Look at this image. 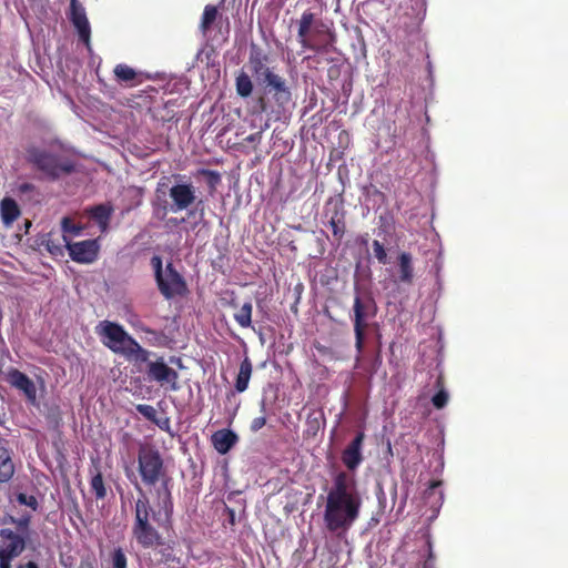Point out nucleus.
Listing matches in <instances>:
<instances>
[{
    "mask_svg": "<svg viewBox=\"0 0 568 568\" xmlns=\"http://www.w3.org/2000/svg\"><path fill=\"white\" fill-rule=\"evenodd\" d=\"M364 432H358L342 452L341 458L348 471L341 470L333 477L324 510V523L331 532L348 530L359 517L363 500L353 473L364 460Z\"/></svg>",
    "mask_w": 568,
    "mask_h": 568,
    "instance_id": "1",
    "label": "nucleus"
},
{
    "mask_svg": "<svg viewBox=\"0 0 568 568\" xmlns=\"http://www.w3.org/2000/svg\"><path fill=\"white\" fill-rule=\"evenodd\" d=\"M138 470L142 483L146 486H155L161 481L158 490L160 506L165 520L170 521L173 515V497L170 489L171 478L166 475L164 462L160 452L152 446H141L138 452Z\"/></svg>",
    "mask_w": 568,
    "mask_h": 568,
    "instance_id": "2",
    "label": "nucleus"
},
{
    "mask_svg": "<svg viewBox=\"0 0 568 568\" xmlns=\"http://www.w3.org/2000/svg\"><path fill=\"white\" fill-rule=\"evenodd\" d=\"M138 490V498L134 501V520L132 525V536L138 545L144 549H154L164 544L161 534L153 523L159 526L170 524L165 520L163 510L155 511L151 505L149 497L138 481H134Z\"/></svg>",
    "mask_w": 568,
    "mask_h": 568,
    "instance_id": "3",
    "label": "nucleus"
},
{
    "mask_svg": "<svg viewBox=\"0 0 568 568\" xmlns=\"http://www.w3.org/2000/svg\"><path fill=\"white\" fill-rule=\"evenodd\" d=\"M194 203L203 205L202 200L197 201L196 189L192 183H176L169 187L168 178H162L156 184L151 206L154 216L163 220L169 212L187 210Z\"/></svg>",
    "mask_w": 568,
    "mask_h": 568,
    "instance_id": "4",
    "label": "nucleus"
},
{
    "mask_svg": "<svg viewBox=\"0 0 568 568\" xmlns=\"http://www.w3.org/2000/svg\"><path fill=\"white\" fill-rule=\"evenodd\" d=\"M268 61L255 59L248 61L247 65L252 77L257 84L263 87L264 94L257 100V112L264 113L270 110V103L266 95L271 94L275 104L283 109L291 101V91L286 85L284 78L275 73L268 65Z\"/></svg>",
    "mask_w": 568,
    "mask_h": 568,
    "instance_id": "5",
    "label": "nucleus"
},
{
    "mask_svg": "<svg viewBox=\"0 0 568 568\" xmlns=\"http://www.w3.org/2000/svg\"><path fill=\"white\" fill-rule=\"evenodd\" d=\"M9 523L14 526L0 529V568H12V561L21 556L27 548L31 530L30 513L9 516Z\"/></svg>",
    "mask_w": 568,
    "mask_h": 568,
    "instance_id": "6",
    "label": "nucleus"
},
{
    "mask_svg": "<svg viewBox=\"0 0 568 568\" xmlns=\"http://www.w3.org/2000/svg\"><path fill=\"white\" fill-rule=\"evenodd\" d=\"M27 161L52 181L69 175L77 169L75 161L70 156L37 146L27 149Z\"/></svg>",
    "mask_w": 568,
    "mask_h": 568,
    "instance_id": "7",
    "label": "nucleus"
},
{
    "mask_svg": "<svg viewBox=\"0 0 568 568\" xmlns=\"http://www.w3.org/2000/svg\"><path fill=\"white\" fill-rule=\"evenodd\" d=\"M151 266L160 293L166 300L176 296H184L187 293V284L184 277L176 271L172 262H169L163 270L162 257L154 255L151 258Z\"/></svg>",
    "mask_w": 568,
    "mask_h": 568,
    "instance_id": "8",
    "label": "nucleus"
},
{
    "mask_svg": "<svg viewBox=\"0 0 568 568\" xmlns=\"http://www.w3.org/2000/svg\"><path fill=\"white\" fill-rule=\"evenodd\" d=\"M377 306L374 298L369 295L361 296L356 295L353 304L352 321L354 325L355 334V348L358 356L363 353L366 329L368 328V321L376 316Z\"/></svg>",
    "mask_w": 568,
    "mask_h": 568,
    "instance_id": "9",
    "label": "nucleus"
},
{
    "mask_svg": "<svg viewBox=\"0 0 568 568\" xmlns=\"http://www.w3.org/2000/svg\"><path fill=\"white\" fill-rule=\"evenodd\" d=\"M97 332L105 347L122 356L125 355L128 347L134 345L135 342V338H133L122 325L115 322H100Z\"/></svg>",
    "mask_w": 568,
    "mask_h": 568,
    "instance_id": "10",
    "label": "nucleus"
},
{
    "mask_svg": "<svg viewBox=\"0 0 568 568\" xmlns=\"http://www.w3.org/2000/svg\"><path fill=\"white\" fill-rule=\"evenodd\" d=\"M230 20L220 6L206 4L199 22L203 36H225L230 33Z\"/></svg>",
    "mask_w": 568,
    "mask_h": 568,
    "instance_id": "11",
    "label": "nucleus"
},
{
    "mask_svg": "<svg viewBox=\"0 0 568 568\" xmlns=\"http://www.w3.org/2000/svg\"><path fill=\"white\" fill-rule=\"evenodd\" d=\"M146 375L150 381H154L161 386H169L171 390L179 389V374L165 363L163 357L149 362Z\"/></svg>",
    "mask_w": 568,
    "mask_h": 568,
    "instance_id": "12",
    "label": "nucleus"
},
{
    "mask_svg": "<svg viewBox=\"0 0 568 568\" xmlns=\"http://www.w3.org/2000/svg\"><path fill=\"white\" fill-rule=\"evenodd\" d=\"M67 250L72 261L81 264H91L97 261L100 252L98 239L80 242H67Z\"/></svg>",
    "mask_w": 568,
    "mask_h": 568,
    "instance_id": "13",
    "label": "nucleus"
},
{
    "mask_svg": "<svg viewBox=\"0 0 568 568\" xmlns=\"http://www.w3.org/2000/svg\"><path fill=\"white\" fill-rule=\"evenodd\" d=\"M4 381L13 388L20 390L30 404L37 402V387L33 381L18 368L10 367L4 374Z\"/></svg>",
    "mask_w": 568,
    "mask_h": 568,
    "instance_id": "14",
    "label": "nucleus"
},
{
    "mask_svg": "<svg viewBox=\"0 0 568 568\" xmlns=\"http://www.w3.org/2000/svg\"><path fill=\"white\" fill-rule=\"evenodd\" d=\"M297 27V36H333L327 26L311 10H305L301 18L295 21Z\"/></svg>",
    "mask_w": 568,
    "mask_h": 568,
    "instance_id": "15",
    "label": "nucleus"
},
{
    "mask_svg": "<svg viewBox=\"0 0 568 568\" xmlns=\"http://www.w3.org/2000/svg\"><path fill=\"white\" fill-rule=\"evenodd\" d=\"M115 81L125 87H136L145 81L152 80L153 77L144 71H139L125 63H119L113 69Z\"/></svg>",
    "mask_w": 568,
    "mask_h": 568,
    "instance_id": "16",
    "label": "nucleus"
},
{
    "mask_svg": "<svg viewBox=\"0 0 568 568\" xmlns=\"http://www.w3.org/2000/svg\"><path fill=\"white\" fill-rule=\"evenodd\" d=\"M67 18L73 26L78 36H91V26L87 17L85 8L79 0H70Z\"/></svg>",
    "mask_w": 568,
    "mask_h": 568,
    "instance_id": "17",
    "label": "nucleus"
},
{
    "mask_svg": "<svg viewBox=\"0 0 568 568\" xmlns=\"http://www.w3.org/2000/svg\"><path fill=\"white\" fill-rule=\"evenodd\" d=\"M9 503L13 510H17L19 507H27L23 513H30L31 518L33 517V513L39 511L40 509V503L37 498V496L32 494H27L24 491H13L9 495ZM22 514V511H21ZM20 513H17V516H19Z\"/></svg>",
    "mask_w": 568,
    "mask_h": 568,
    "instance_id": "18",
    "label": "nucleus"
},
{
    "mask_svg": "<svg viewBox=\"0 0 568 568\" xmlns=\"http://www.w3.org/2000/svg\"><path fill=\"white\" fill-rule=\"evenodd\" d=\"M211 440L217 453L225 455L237 443L239 437L231 429H220L213 433Z\"/></svg>",
    "mask_w": 568,
    "mask_h": 568,
    "instance_id": "19",
    "label": "nucleus"
},
{
    "mask_svg": "<svg viewBox=\"0 0 568 568\" xmlns=\"http://www.w3.org/2000/svg\"><path fill=\"white\" fill-rule=\"evenodd\" d=\"M398 264V281L400 283L410 285L414 281V265L413 256L408 252H400L397 256Z\"/></svg>",
    "mask_w": 568,
    "mask_h": 568,
    "instance_id": "20",
    "label": "nucleus"
},
{
    "mask_svg": "<svg viewBox=\"0 0 568 568\" xmlns=\"http://www.w3.org/2000/svg\"><path fill=\"white\" fill-rule=\"evenodd\" d=\"M253 365L251 359L245 356L244 359L240 364L239 373L235 379V389L239 393H243L247 389L248 383L252 376Z\"/></svg>",
    "mask_w": 568,
    "mask_h": 568,
    "instance_id": "21",
    "label": "nucleus"
},
{
    "mask_svg": "<svg viewBox=\"0 0 568 568\" xmlns=\"http://www.w3.org/2000/svg\"><path fill=\"white\" fill-rule=\"evenodd\" d=\"M345 211L343 207H336L332 214L328 224L332 229L333 237L339 243L346 232Z\"/></svg>",
    "mask_w": 568,
    "mask_h": 568,
    "instance_id": "22",
    "label": "nucleus"
},
{
    "mask_svg": "<svg viewBox=\"0 0 568 568\" xmlns=\"http://www.w3.org/2000/svg\"><path fill=\"white\" fill-rule=\"evenodd\" d=\"M151 352L146 348L142 347L140 343L135 339L134 345L128 347V351L123 357L128 361L133 362L134 364H149Z\"/></svg>",
    "mask_w": 568,
    "mask_h": 568,
    "instance_id": "23",
    "label": "nucleus"
},
{
    "mask_svg": "<svg viewBox=\"0 0 568 568\" xmlns=\"http://www.w3.org/2000/svg\"><path fill=\"white\" fill-rule=\"evenodd\" d=\"M235 89L239 97L246 99L253 93V81L251 75L245 71H240L235 78Z\"/></svg>",
    "mask_w": 568,
    "mask_h": 568,
    "instance_id": "24",
    "label": "nucleus"
},
{
    "mask_svg": "<svg viewBox=\"0 0 568 568\" xmlns=\"http://www.w3.org/2000/svg\"><path fill=\"white\" fill-rule=\"evenodd\" d=\"M146 335V343L155 347H166L170 343L169 336L163 331L153 329L151 327L142 328Z\"/></svg>",
    "mask_w": 568,
    "mask_h": 568,
    "instance_id": "25",
    "label": "nucleus"
},
{
    "mask_svg": "<svg viewBox=\"0 0 568 568\" xmlns=\"http://www.w3.org/2000/svg\"><path fill=\"white\" fill-rule=\"evenodd\" d=\"M252 302L247 301L234 314V320L242 328H248L252 326Z\"/></svg>",
    "mask_w": 568,
    "mask_h": 568,
    "instance_id": "26",
    "label": "nucleus"
},
{
    "mask_svg": "<svg viewBox=\"0 0 568 568\" xmlns=\"http://www.w3.org/2000/svg\"><path fill=\"white\" fill-rule=\"evenodd\" d=\"M90 215L99 223V225L104 230L109 223V220L112 214V207L99 204L89 210Z\"/></svg>",
    "mask_w": 568,
    "mask_h": 568,
    "instance_id": "27",
    "label": "nucleus"
},
{
    "mask_svg": "<svg viewBox=\"0 0 568 568\" xmlns=\"http://www.w3.org/2000/svg\"><path fill=\"white\" fill-rule=\"evenodd\" d=\"M1 214L6 223H11L20 215L18 204L12 199H3L1 202Z\"/></svg>",
    "mask_w": 568,
    "mask_h": 568,
    "instance_id": "28",
    "label": "nucleus"
},
{
    "mask_svg": "<svg viewBox=\"0 0 568 568\" xmlns=\"http://www.w3.org/2000/svg\"><path fill=\"white\" fill-rule=\"evenodd\" d=\"M437 393L432 397V403L437 409L444 408L448 403V393L444 388V377L438 375L436 383Z\"/></svg>",
    "mask_w": 568,
    "mask_h": 568,
    "instance_id": "29",
    "label": "nucleus"
},
{
    "mask_svg": "<svg viewBox=\"0 0 568 568\" xmlns=\"http://www.w3.org/2000/svg\"><path fill=\"white\" fill-rule=\"evenodd\" d=\"M90 488L98 500L106 497V488L101 471L98 470L97 474L92 476L90 480Z\"/></svg>",
    "mask_w": 568,
    "mask_h": 568,
    "instance_id": "30",
    "label": "nucleus"
},
{
    "mask_svg": "<svg viewBox=\"0 0 568 568\" xmlns=\"http://www.w3.org/2000/svg\"><path fill=\"white\" fill-rule=\"evenodd\" d=\"M197 175L205 178V182L211 192H214L222 181L221 174L214 170L200 169L197 170Z\"/></svg>",
    "mask_w": 568,
    "mask_h": 568,
    "instance_id": "31",
    "label": "nucleus"
},
{
    "mask_svg": "<svg viewBox=\"0 0 568 568\" xmlns=\"http://www.w3.org/2000/svg\"><path fill=\"white\" fill-rule=\"evenodd\" d=\"M45 420L50 428L58 430L62 425V413L58 406L51 407L45 414Z\"/></svg>",
    "mask_w": 568,
    "mask_h": 568,
    "instance_id": "32",
    "label": "nucleus"
},
{
    "mask_svg": "<svg viewBox=\"0 0 568 568\" xmlns=\"http://www.w3.org/2000/svg\"><path fill=\"white\" fill-rule=\"evenodd\" d=\"M426 558L423 562V568H436V556L433 549V541L429 535L426 536L425 540Z\"/></svg>",
    "mask_w": 568,
    "mask_h": 568,
    "instance_id": "33",
    "label": "nucleus"
},
{
    "mask_svg": "<svg viewBox=\"0 0 568 568\" xmlns=\"http://www.w3.org/2000/svg\"><path fill=\"white\" fill-rule=\"evenodd\" d=\"M112 568H128V559L121 548L113 550L111 555Z\"/></svg>",
    "mask_w": 568,
    "mask_h": 568,
    "instance_id": "34",
    "label": "nucleus"
},
{
    "mask_svg": "<svg viewBox=\"0 0 568 568\" xmlns=\"http://www.w3.org/2000/svg\"><path fill=\"white\" fill-rule=\"evenodd\" d=\"M136 410L148 420L156 423V409L146 404H139L136 405Z\"/></svg>",
    "mask_w": 568,
    "mask_h": 568,
    "instance_id": "35",
    "label": "nucleus"
},
{
    "mask_svg": "<svg viewBox=\"0 0 568 568\" xmlns=\"http://www.w3.org/2000/svg\"><path fill=\"white\" fill-rule=\"evenodd\" d=\"M265 408H266V405H265V402L263 400L261 403V410H262L263 415L258 416V417H255L251 422V425H250V429L253 433H257L260 429H262L266 425Z\"/></svg>",
    "mask_w": 568,
    "mask_h": 568,
    "instance_id": "36",
    "label": "nucleus"
},
{
    "mask_svg": "<svg viewBox=\"0 0 568 568\" xmlns=\"http://www.w3.org/2000/svg\"><path fill=\"white\" fill-rule=\"evenodd\" d=\"M260 59L262 61H268V54L258 44L252 42L248 61Z\"/></svg>",
    "mask_w": 568,
    "mask_h": 568,
    "instance_id": "37",
    "label": "nucleus"
},
{
    "mask_svg": "<svg viewBox=\"0 0 568 568\" xmlns=\"http://www.w3.org/2000/svg\"><path fill=\"white\" fill-rule=\"evenodd\" d=\"M373 250H374V255L377 258V261L381 264H386L387 263V254H386V250H385L384 245L379 241L374 240L373 241Z\"/></svg>",
    "mask_w": 568,
    "mask_h": 568,
    "instance_id": "38",
    "label": "nucleus"
},
{
    "mask_svg": "<svg viewBox=\"0 0 568 568\" xmlns=\"http://www.w3.org/2000/svg\"><path fill=\"white\" fill-rule=\"evenodd\" d=\"M61 225H62L63 232L72 233V234H75V235L80 234V232L82 230V227L79 226V225H75L70 217H63L62 222H61Z\"/></svg>",
    "mask_w": 568,
    "mask_h": 568,
    "instance_id": "39",
    "label": "nucleus"
},
{
    "mask_svg": "<svg viewBox=\"0 0 568 568\" xmlns=\"http://www.w3.org/2000/svg\"><path fill=\"white\" fill-rule=\"evenodd\" d=\"M16 568H41V565L36 559L30 558L26 561H20L17 564Z\"/></svg>",
    "mask_w": 568,
    "mask_h": 568,
    "instance_id": "40",
    "label": "nucleus"
},
{
    "mask_svg": "<svg viewBox=\"0 0 568 568\" xmlns=\"http://www.w3.org/2000/svg\"><path fill=\"white\" fill-rule=\"evenodd\" d=\"M36 190V186L32 184V183H21L19 186H18V191L20 194H26V193H31Z\"/></svg>",
    "mask_w": 568,
    "mask_h": 568,
    "instance_id": "41",
    "label": "nucleus"
},
{
    "mask_svg": "<svg viewBox=\"0 0 568 568\" xmlns=\"http://www.w3.org/2000/svg\"><path fill=\"white\" fill-rule=\"evenodd\" d=\"M132 327L138 333H143L142 328H146L148 326L140 320H135L134 322H131Z\"/></svg>",
    "mask_w": 568,
    "mask_h": 568,
    "instance_id": "42",
    "label": "nucleus"
},
{
    "mask_svg": "<svg viewBox=\"0 0 568 568\" xmlns=\"http://www.w3.org/2000/svg\"><path fill=\"white\" fill-rule=\"evenodd\" d=\"M132 327L138 333H143L142 328H146L148 326L140 320H135L134 322H131Z\"/></svg>",
    "mask_w": 568,
    "mask_h": 568,
    "instance_id": "43",
    "label": "nucleus"
},
{
    "mask_svg": "<svg viewBox=\"0 0 568 568\" xmlns=\"http://www.w3.org/2000/svg\"><path fill=\"white\" fill-rule=\"evenodd\" d=\"M317 39L318 38H311V37L301 38V43L303 44V47L313 48L315 40H317Z\"/></svg>",
    "mask_w": 568,
    "mask_h": 568,
    "instance_id": "44",
    "label": "nucleus"
},
{
    "mask_svg": "<svg viewBox=\"0 0 568 568\" xmlns=\"http://www.w3.org/2000/svg\"><path fill=\"white\" fill-rule=\"evenodd\" d=\"M261 138H262L261 132H256V133H252L248 136H246L245 141L248 143H255V142H260Z\"/></svg>",
    "mask_w": 568,
    "mask_h": 568,
    "instance_id": "45",
    "label": "nucleus"
},
{
    "mask_svg": "<svg viewBox=\"0 0 568 568\" xmlns=\"http://www.w3.org/2000/svg\"><path fill=\"white\" fill-rule=\"evenodd\" d=\"M80 39L83 41V43H84L88 48L90 47V39H91V38L85 37V38H80Z\"/></svg>",
    "mask_w": 568,
    "mask_h": 568,
    "instance_id": "46",
    "label": "nucleus"
},
{
    "mask_svg": "<svg viewBox=\"0 0 568 568\" xmlns=\"http://www.w3.org/2000/svg\"><path fill=\"white\" fill-rule=\"evenodd\" d=\"M230 306L236 308L237 307V303L235 302V300L233 298L232 301H230L229 303Z\"/></svg>",
    "mask_w": 568,
    "mask_h": 568,
    "instance_id": "47",
    "label": "nucleus"
},
{
    "mask_svg": "<svg viewBox=\"0 0 568 568\" xmlns=\"http://www.w3.org/2000/svg\"><path fill=\"white\" fill-rule=\"evenodd\" d=\"M439 485H440V483H439V481H433V483L430 484V488H435V487H437V486H439Z\"/></svg>",
    "mask_w": 568,
    "mask_h": 568,
    "instance_id": "48",
    "label": "nucleus"
},
{
    "mask_svg": "<svg viewBox=\"0 0 568 568\" xmlns=\"http://www.w3.org/2000/svg\"><path fill=\"white\" fill-rule=\"evenodd\" d=\"M335 1H336V9L335 10L337 11L338 8H339V0H335Z\"/></svg>",
    "mask_w": 568,
    "mask_h": 568,
    "instance_id": "49",
    "label": "nucleus"
},
{
    "mask_svg": "<svg viewBox=\"0 0 568 568\" xmlns=\"http://www.w3.org/2000/svg\"><path fill=\"white\" fill-rule=\"evenodd\" d=\"M376 194L383 195V193L378 190L375 191Z\"/></svg>",
    "mask_w": 568,
    "mask_h": 568,
    "instance_id": "50",
    "label": "nucleus"
},
{
    "mask_svg": "<svg viewBox=\"0 0 568 568\" xmlns=\"http://www.w3.org/2000/svg\"><path fill=\"white\" fill-rule=\"evenodd\" d=\"M224 0L221 1V4L223 6Z\"/></svg>",
    "mask_w": 568,
    "mask_h": 568,
    "instance_id": "51",
    "label": "nucleus"
}]
</instances>
